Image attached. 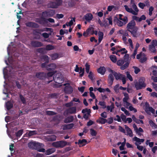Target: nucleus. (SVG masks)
<instances>
[{
	"label": "nucleus",
	"mask_w": 157,
	"mask_h": 157,
	"mask_svg": "<svg viewBox=\"0 0 157 157\" xmlns=\"http://www.w3.org/2000/svg\"><path fill=\"white\" fill-rule=\"evenodd\" d=\"M11 69H13L11 67H6V68H4L3 70V73L4 75V77L5 79L4 81V83H6L7 81L8 80L9 82L5 85H4V89L3 90V93L6 94H7L6 96L8 97L9 94H11L13 95L12 92H11V91L13 90V87L10 86L11 84L13 86V84H14L16 83L17 87L18 88H21V85L17 82H16L14 81L11 82L10 79V78H11L12 75L11 74L12 73Z\"/></svg>",
	"instance_id": "nucleus-1"
},
{
	"label": "nucleus",
	"mask_w": 157,
	"mask_h": 157,
	"mask_svg": "<svg viewBox=\"0 0 157 157\" xmlns=\"http://www.w3.org/2000/svg\"><path fill=\"white\" fill-rule=\"evenodd\" d=\"M117 18L115 21L117 25L119 26H122L128 22V19L126 16L121 14H119L117 15Z\"/></svg>",
	"instance_id": "nucleus-2"
},
{
	"label": "nucleus",
	"mask_w": 157,
	"mask_h": 157,
	"mask_svg": "<svg viewBox=\"0 0 157 157\" xmlns=\"http://www.w3.org/2000/svg\"><path fill=\"white\" fill-rule=\"evenodd\" d=\"M43 57L45 60V62L42 64V67H46L47 69L49 71L52 70L56 68V66L55 63H52L47 66L46 63L48 62L49 58L48 56H44Z\"/></svg>",
	"instance_id": "nucleus-3"
},
{
	"label": "nucleus",
	"mask_w": 157,
	"mask_h": 157,
	"mask_svg": "<svg viewBox=\"0 0 157 157\" xmlns=\"http://www.w3.org/2000/svg\"><path fill=\"white\" fill-rule=\"evenodd\" d=\"M53 79L55 82L58 84L57 85L59 86H61L60 84L63 81V79L62 78L61 74L59 73H58L56 75H54Z\"/></svg>",
	"instance_id": "nucleus-4"
},
{
	"label": "nucleus",
	"mask_w": 157,
	"mask_h": 157,
	"mask_svg": "<svg viewBox=\"0 0 157 157\" xmlns=\"http://www.w3.org/2000/svg\"><path fill=\"white\" fill-rule=\"evenodd\" d=\"M62 2L61 0H55L54 1L49 3L48 5V6L52 8H57L62 4Z\"/></svg>",
	"instance_id": "nucleus-5"
},
{
	"label": "nucleus",
	"mask_w": 157,
	"mask_h": 157,
	"mask_svg": "<svg viewBox=\"0 0 157 157\" xmlns=\"http://www.w3.org/2000/svg\"><path fill=\"white\" fill-rule=\"evenodd\" d=\"M124 63V60L123 59L118 60L117 62V65L119 66H121L120 68L122 70H124L126 69L128 67L129 65V63L127 62L123 65Z\"/></svg>",
	"instance_id": "nucleus-6"
},
{
	"label": "nucleus",
	"mask_w": 157,
	"mask_h": 157,
	"mask_svg": "<svg viewBox=\"0 0 157 157\" xmlns=\"http://www.w3.org/2000/svg\"><path fill=\"white\" fill-rule=\"evenodd\" d=\"M135 86L136 90H140L144 88L146 85L143 80H140L138 82H136L135 84Z\"/></svg>",
	"instance_id": "nucleus-7"
},
{
	"label": "nucleus",
	"mask_w": 157,
	"mask_h": 157,
	"mask_svg": "<svg viewBox=\"0 0 157 157\" xmlns=\"http://www.w3.org/2000/svg\"><path fill=\"white\" fill-rule=\"evenodd\" d=\"M136 58L139 59V61L141 63L144 62L147 60L145 55L142 52H141L140 54L137 55Z\"/></svg>",
	"instance_id": "nucleus-8"
},
{
	"label": "nucleus",
	"mask_w": 157,
	"mask_h": 157,
	"mask_svg": "<svg viewBox=\"0 0 157 157\" xmlns=\"http://www.w3.org/2000/svg\"><path fill=\"white\" fill-rule=\"evenodd\" d=\"M55 14L54 10H50L43 12L42 16L44 17H47L53 16Z\"/></svg>",
	"instance_id": "nucleus-9"
},
{
	"label": "nucleus",
	"mask_w": 157,
	"mask_h": 157,
	"mask_svg": "<svg viewBox=\"0 0 157 157\" xmlns=\"http://www.w3.org/2000/svg\"><path fill=\"white\" fill-rule=\"evenodd\" d=\"M67 143L64 141H57L53 142L52 144V145L56 147H63L65 146Z\"/></svg>",
	"instance_id": "nucleus-10"
},
{
	"label": "nucleus",
	"mask_w": 157,
	"mask_h": 157,
	"mask_svg": "<svg viewBox=\"0 0 157 157\" xmlns=\"http://www.w3.org/2000/svg\"><path fill=\"white\" fill-rule=\"evenodd\" d=\"M108 71L109 73H113V75L115 77V79L117 80L121 79L124 75L119 73H117L110 68H109Z\"/></svg>",
	"instance_id": "nucleus-11"
},
{
	"label": "nucleus",
	"mask_w": 157,
	"mask_h": 157,
	"mask_svg": "<svg viewBox=\"0 0 157 157\" xmlns=\"http://www.w3.org/2000/svg\"><path fill=\"white\" fill-rule=\"evenodd\" d=\"M40 146V144L34 141H31L28 144V147L31 149H37Z\"/></svg>",
	"instance_id": "nucleus-12"
},
{
	"label": "nucleus",
	"mask_w": 157,
	"mask_h": 157,
	"mask_svg": "<svg viewBox=\"0 0 157 157\" xmlns=\"http://www.w3.org/2000/svg\"><path fill=\"white\" fill-rule=\"evenodd\" d=\"M63 85L65 86L64 89V91L67 94H71L73 91L71 86L68 84H64Z\"/></svg>",
	"instance_id": "nucleus-13"
},
{
	"label": "nucleus",
	"mask_w": 157,
	"mask_h": 157,
	"mask_svg": "<svg viewBox=\"0 0 157 157\" xmlns=\"http://www.w3.org/2000/svg\"><path fill=\"white\" fill-rule=\"evenodd\" d=\"M145 110L146 113H149L151 112L152 113H155V110L151 107H150L149 103L147 102L145 103Z\"/></svg>",
	"instance_id": "nucleus-14"
},
{
	"label": "nucleus",
	"mask_w": 157,
	"mask_h": 157,
	"mask_svg": "<svg viewBox=\"0 0 157 157\" xmlns=\"http://www.w3.org/2000/svg\"><path fill=\"white\" fill-rule=\"evenodd\" d=\"M136 23L134 21H132L127 25V28L128 31H130L131 30L135 29L137 27L135 26Z\"/></svg>",
	"instance_id": "nucleus-15"
},
{
	"label": "nucleus",
	"mask_w": 157,
	"mask_h": 157,
	"mask_svg": "<svg viewBox=\"0 0 157 157\" xmlns=\"http://www.w3.org/2000/svg\"><path fill=\"white\" fill-rule=\"evenodd\" d=\"M132 140L136 142L135 144L136 145H137L140 144L142 143H143L144 141V139H140L136 136H135L133 138Z\"/></svg>",
	"instance_id": "nucleus-16"
},
{
	"label": "nucleus",
	"mask_w": 157,
	"mask_h": 157,
	"mask_svg": "<svg viewBox=\"0 0 157 157\" xmlns=\"http://www.w3.org/2000/svg\"><path fill=\"white\" fill-rule=\"evenodd\" d=\"M82 112L84 114L83 116L84 118L85 119H87L90 115V109H83Z\"/></svg>",
	"instance_id": "nucleus-17"
},
{
	"label": "nucleus",
	"mask_w": 157,
	"mask_h": 157,
	"mask_svg": "<svg viewBox=\"0 0 157 157\" xmlns=\"http://www.w3.org/2000/svg\"><path fill=\"white\" fill-rule=\"evenodd\" d=\"M67 113L74 114L76 113V108L72 107L67 109L65 112Z\"/></svg>",
	"instance_id": "nucleus-18"
},
{
	"label": "nucleus",
	"mask_w": 157,
	"mask_h": 157,
	"mask_svg": "<svg viewBox=\"0 0 157 157\" xmlns=\"http://www.w3.org/2000/svg\"><path fill=\"white\" fill-rule=\"evenodd\" d=\"M124 127L126 132V134L129 136L130 137H132L133 136V133L131 129L126 125H125Z\"/></svg>",
	"instance_id": "nucleus-19"
},
{
	"label": "nucleus",
	"mask_w": 157,
	"mask_h": 157,
	"mask_svg": "<svg viewBox=\"0 0 157 157\" xmlns=\"http://www.w3.org/2000/svg\"><path fill=\"white\" fill-rule=\"evenodd\" d=\"M109 73L110 74L108 76V82L109 85L111 86L113 84L114 78L113 76V73Z\"/></svg>",
	"instance_id": "nucleus-20"
},
{
	"label": "nucleus",
	"mask_w": 157,
	"mask_h": 157,
	"mask_svg": "<svg viewBox=\"0 0 157 157\" xmlns=\"http://www.w3.org/2000/svg\"><path fill=\"white\" fill-rule=\"evenodd\" d=\"M52 59L56 60L62 57V55L61 54L55 53L51 55Z\"/></svg>",
	"instance_id": "nucleus-21"
},
{
	"label": "nucleus",
	"mask_w": 157,
	"mask_h": 157,
	"mask_svg": "<svg viewBox=\"0 0 157 157\" xmlns=\"http://www.w3.org/2000/svg\"><path fill=\"white\" fill-rule=\"evenodd\" d=\"M93 18V15L91 13H87L84 16V19L87 21H90Z\"/></svg>",
	"instance_id": "nucleus-22"
},
{
	"label": "nucleus",
	"mask_w": 157,
	"mask_h": 157,
	"mask_svg": "<svg viewBox=\"0 0 157 157\" xmlns=\"http://www.w3.org/2000/svg\"><path fill=\"white\" fill-rule=\"evenodd\" d=\"M132 7L134 10L132 9V14L135 15H137L139 10L136 5L134 3H133L132 5Z\"/></svg>",
	"instance_id": "nucleus-23"
},
{
	"label": "nucleus",
	"mask_w": 157,
	"mask_h": 157,
	"mask_svg": "<svg viewBox=\"0 0 157 157\" xmlns=\"http://www.w3.org/2000/svg\"><path fill=\"white\" fill-rule=\"evenodd\" d=\"M31 45L34 47H39L42 45V44L40 42L33 41L31 42Z\"/></svg>",
	"instance_id": "nucleus-24"
},
{
	"label": "nucleus",
	"mask_w": 157,
	"mask_h": 157,
	"mask_svg": "<svg viewBox=\"0 0 157 157\" xmlns=\"http://www.w3.org/2000/svg\"><path fill=\"white\" fill-rule=\"evenodd\" d=\"M138 28H136L135 29L131 30L130 31H129L131 33V34L132 35L133 37H136L137 36L136 32Z\"/></svg>",
	"instance_id": "nucleus-25"
},
{
	"label": "nucleus",
	"mask_w": 157,
	"mask_h": 157,
	"mask_svg": "<svg viewBox=\"0 0 157 157\" xmlns=\"http://www.w3.org/2000/svg\"><path fill=\"white\" fill-rule=\"evenodd\" d=\"M105 71V68L104 67H101L98 70V73L102 75H103L104 74Z\"/></svg>",
	"instance_id": "nucleus-26"
},
{
	"label": "nucleus",
	"mask_w": 157,
	"mask_h": 157,
	"mask_svg": "<svg viewBox=\"0 0 157 157\" xmlns=\"http://www.w3.org/2000/svg\"><path fill=\"white\" fill-rule=\"evenodd\" d=\"M74 119L73 117L71 116L66 118L64 120V122L66 123H68L72 122Z\"/></svg>",
	"instance_id": "nucleus-27"
},
{
	"label": "nucleus",
	"mask_w": 157,
	"mask_h": 157,
	"mask_svg": "<svg viewBox=\"0 0 157 157\" xmlns=\"http://www.w3.org/2000/svg\"><path fill=\"white\" fill-rule=\"evenodd\" d=\"M56 151V150L54 148H50L46 152L45 154L46 155H49L53 153L54 152Z\"/></svg>",
	"instance_id": "nucleus-28"
},
{
	"label": "nucleus",
	"mask_w": 157,
	"mask_h": 157,
	"mask_svg": "<svg viewBox=\"0 0 157 157\" xmlns=\"http://www.w3.org/2000/svg\"><path fill=\"white\" fill-rule=\"evenodd\" d=\"M86 142L87 141L85 139L79 140L78 141V144L80 147L83 146L86 144Z\"/></svg>",
	"instance_id": "nucleus-29"
},
{
	"label": "nucleus",
	"mask_w": 157,
	"mask_h": 157,
	"mask_svg": "<svg viewBox=\"0 0 157 157\" xmlns=\"http://www.w3.org/2000/svg\"><path fill=\"white\" fill-rule=\"evenodd\" d=\"M13 106V104L10 102L8 101L6 103V107L7 110H9Z\"/></svg>",
	"instance_id": "nucleus-30"
},
{
	"label": "nucleus",
	"mask_w": 157,
	"mask_h": 157,
	"mask_svg": "<svg viewBox=\"0 0 157 157\" xmlns=\"http://www.w3.org/2000/svg\"><path fill=\"white\" fill-rule=\"evenodd\" d=\"M75 21V18H72L71 19L69 22H67L66 25L67 26H71L72 25Z\"/></svg>",
	"instance_id": "nucleus-31"
},
{
	"label": "nucleus",
	"mask_w": 157,
	"mask_h": 157,
	"mask_svg": "<svg viewBox=\"0 0 157 157\" xmlns=\"http://www.w3.org/2000/svg\"><path fill=\"white\" fill-rule=\"evenodd\" d=\"M98 42L99 43H100L103 39V33L102 32L100 31L98 33Z\"/></svg>",
	"instance_id": "nucleus-32"
},
{
	"label": "nucleus",
	"mask_w": 157,
	"mask_h": 157,
	"mask_svg": "<svg viewBox=\"0 0 157 157\" xmlns=\"http://www.w3.org/2000/svg\"><path fill=\"white\" fill-rule=\"evenodd\" d=\"M97 121L101 124H104L107 122V120L102 118H100Z\"/></svg>",
	"instance_id": "nucleus-33"
},
{
	"label": "nucleus",
	"mask_w": 157,
	"mask_h": 157,
	"mask_svg": "<svg viewBox=\"0 0 157 157\" xmlns=\"http://www.w3.org/2000/svg\"><path fill=\"white\" fill-rule=\"evenodd\" d=\"M45 75V74L43 73H39L36 74V76L40 79H42Z\"/></svg>",
	"instance_id": "nucleus-34"
},
{
	"label": "nucleus",
	"mask_w": 157,
	"mask_h": 157,
	"mask_svg": "<svg viewBox=\"0 0 157 157\" xmlns=\"http://www.w3.org/2000/svg\"><path fill=\"white\" fill-rule=\"evenodd\" d=\"M151 69L153 70V73L154 75H157V67L155 66H153L151 67Z\"/></svg>",
	"instance_id": "nucleus-35"
},
{
	"label": "nucleus",
	"mask_w": 157,
	"mask_h": 157,
	"mask_svg": "<svg viewBox=\"0 0 157 157\" xmlns=\"http://www.w3.org/2000/svg\"><path fill=\"white\" fill-rule=\"evenodd\" d=\"M124 97L123 99V102L127 101L129 99L128 94L126 93H124Z\"/></svg>",
	"instance_id": "nucleus-36"
},
{
	"label": "nucleus",
	"mask_w": 157,
	"mask_h": 157,
	"mask_svg": "<svg viewBox=\"0 0 157 157\" xmlns=\"http://www.w3.org/2000/svg\"><path fill=\"white\" fill-rule=\"evenodd\" d=\"M149 123L152 127L154 128H157V126L152 120H150L149 121Z\"/></svg>",
	"instance_id": "nucleus-37"
},
{
	"label": "nucleus",
	"mask_w": 157,
	"mask_h": 157,
	"mask_svg": "<svg viewBox=\"0 0 157 157\" xmlns=\"http://www.w3.org/2000/svg\"><path fill=\"white\" fill-rule=\"evenodd\" d=\"M110 58L111 60L114 63H115L117 62V58L116 56L113 55H111L110 56Z\"/></svg>",
	"instance_id": "nucleus-38"
},
{
	"label": "nucleus",
	"mask_w": 157,
	"mask_h": 157,
	"mask_svg": "<svg viewBox=\"0 0 157 157\" xmlns=\"http://www.w3.org/2000/svg\"><path fill=\"white\" fill-rule=\"evenodd\" d=\"M149 50L152 52L155 53L156 52V50L155 48V46L149 45Z\"/></svg>",
	"instance_id": "nucleus-39"
},
{
	"label": "nucleus",
	"mask_w": 157,
	"mask_h": 157,
	"mask_svg": "<svg viewBox=\"0 0 157 157\" xmlns=\"http://www.w3.org/2000/svg\"><path fill=\"white\" fill-rule=\"evenodd\" d=\"M114 108V104H112L110 106H108L107 107V109L108 110L110 111L111 112H112Z\"/></svg>",
	"instance_id": "nucleus-40"
},
{
	"label": "nucleus",
	"mask_w": 157,
	"mask_h": 157,
	"mask_svg": "<svg viewBox=\"0 0 157 157\" xmlns=\"http://www.w3.org/2000/svg\"><path fill=\"white\" fill-rule=\"evenodd\" d=\"M118 52L121 53V54H125L127 52V51L125 48H122L118 51Z\"/></svg>",
	"instance_id": "nucleus-41"
},
{
	"label": "nucleus",
	"mask_w": 157,
	"mask_h": 157,
	"mask_svg": "<svg viewBox=\"0 0 157 157\" xmlns=\"http://www.w3.org/2000/svg\"><path fill=\"white\" fill-rule=\"evenodd\" d=\"M128 41L129 44L130 49L131 51H132V49L133 48L132 41L130 38H129L128 40Z\"/></svg>",
	"instance_id": "nucleus-42"
},
{
	"label": "nucleus",
	"mask_w": 157,
	"mask_h": 157,
	"mask_svg": "<svg viewBox=\"0 0 157 157\" xmlns=\"http://www.w3.org/2000/svg\"><path fill=\"white\" fill-rule=\"evenodd\" d=\"M90 132L91 135L93 136H95L97 134V132L92 129H90Z\"/></svg>",
	"instance_id": "nucleus-43"
},
{
	"label": "nucleus",
	"mask_w": 157,
	"mask_h": 157,
	"mask_svg": "<svg viewBox=\"0 0 157 157\" xmlns=\"http://www.w3.org/2000/svg\"><path fill=\"white\" fill-rule=\"evenodd\" d=\"M119 85V84L116 85L114 87V90L115 92L118 93L119 92V89H120Z\"/></svg>",
	"instance_id": "nucleus-44"
},
{
	"label": "nucleus",
	"mask_w": 157,
	"mask_h": 157,
	"mask_svg": "<svg viewBox=\"0 0 157 157\" xmlns=\"http://www.w3.org/2000/svg\"><path fill=\"white\" fill-rule=\"evenodd\" d=\"M54 47L51 45H48L46 46L45 49L47 50H50L54 49Z\"/></svg>",
	"instance_id": "nucleus-45"
},
{
	"label": "nucleus",
	"mask_w": 157,
	"mask_h": 157,
	"mask_svg": "<svg viewBox=\"0 0 157 157\" xmlns=\"http://www.w3.org/2000/svg\"><path fill=\"white\" fill-rule=\"evenodd\" d=\"M124 7L126 11L132 14V8H129L127 5L124 6Z\"/></svg>",
	"instance_id": "nucleus-46"
},
{
	"label": "nucleus",
	"mask_w": 157,
	"mask_h": 157,
	"mask_svg": "<svg viewBox=\"0 0 157 157\" xmlns=\"http://www.w3.org/2000/svg\"><path fill=\"white\" fill-rule=\"evenodd\" d=\"M137 50L134 49V51L132 54L131 56V58L132 59H134L135 57V56L137 53Z\"/></svg>",
	"instance_id": "nucleus-47"
},
{
	"label": "nucleus",
	"mask_w": 157,
	"mask_h": 157,
	"mask_svg": "<svg viewBox=\"0 0 157 157\" xmlns=\"http://www.w3.org/2000/svg\"><path fill=\"white\" fill-rule=\"evenodd\" d=\"M133 68L134 69V72L136 74H138L140 71L139 68L136 66H133Z\"/></svg>",
	"instance_id": "nucleus-48"
},
{
	"label": "nucleus",
	"mask_w": 157,
	"mask_h": 157,
	"mask_svg": "<svg viewBox=\"0 0 157 157\" xmlns=\"http://www.w3.org/2000/svg\"><path fill=\"white\" fill-rule=\"evenodd\" d=\"M35 24L32 22H29L26 23V25L27 26L31 27L35 26Z\"/></svg>",
	"instance_id": "nucleus-49"
},
{
	"label": "nucleus",
	"mask_w": 157,
	"mask_h": 157,
	"mask_svg": "<svg viewBox=\"0 0 157 157\" xmlns=\"http://www.w3.org/2000/svg\"><path fill=\"white\" fill-rule=\"evenodd\" d=\"M86 71V73H89L90 68V65L87 63H86L85 65Z\"/></svg>",
	"instance_id": "nucleus-50"
},
{
	"label": "nucleus",
	"mask_w": 157,
	"mask_h": 157,
	"mask_svg": "<svg viewBox=\"0 0 157 157\" xmlns=\"http://www.w3.org/2000/svg\"><path fill=\"white\" fill-rule=\"evenodd\" d=\"M44 20L45 22H47V21H48L49 22L51 23H54L55 22L54 19L51 18H49L47 19L44 18Z\"/></svg>",
	"instance_id": "nucleus-51"
},
{
	"label": "nucleus",
	"mask_w": 157,
	"mask_h": 157,
	"mask_svg": "<svg viewBox=\"0 0 157 157\" xmlns=\"http://www.w3.org/2000/svg\"><path fill=\"white\" fill-rule=\"evenodd\" d=\"M36 134L37 132L36 131H30L29 132L28 135L29 136H31Z\"/></svg>",
	"instance_id": "nucleus-52"
},
{
	"label": "nucleus",
	"mask_w": 157,
	"mask_h": 157,
	"mask_svg": "<svg viewBox=\"0 0 157 157\" xmlns=\"http://www.w3.org/2000/svg\"><path fill=\"white\" fill-rule=\"evenodd\" d=\"M23 130L21 129L19 130L16 133V136L17 137L21 136L23 133Z\"/></svg>",
	"instance_id": "nucleus-53"
},
{
	"label": "nucleus",
	"mask_w": 157,
	"mask_h": 157,
	"mask_svg": "<svg viewBox=\"0 0 157 157\" xmlns=\"http://www.w3.org/2000/svg\"><path fill=\"white\" fill-rule=\"evenodd\" d=\"M129 110L131 111H133L134 113H136L137 111L136 109L134 108L131 105L128 108Z\"/></svg>",
	"instance_id": "nucleus-54"
},
{
	"label": "nucleus",
	"mask_w": 157,
	"mask_h": 157,
	"mask_svg": "<svg viewBox=\"0 0 157 157\" xmlns=\"http://www.w3.org/2000/svg\"><path fill=\"white\" fill-rule=\"evenodd\" d=\"M127 77V78L131 81H132L133 78L132 76L129 74L128 72H127L126 73Z\"/></svg>",
	"instance_id": "nucleus-55"
},
{
	"label": "nucleus",
	"mask_w": 157,
	"mask_h": 157,
	"mask_svg": "<svg viewBox=\"0 0 157 157\" xmlns=\"http://www.w3.org/2000/svg\"><path fill=\"white\" fill-rule=\"evenodd\" d=\"M124 106L127 108H128L129 106H130L131 104L128 101L126 102H123Z\"/></svg>",
	"instance_id": "nucleus-56"
},
{
	"label": "nucleus",
	"mask_w": 157,
	"mask_h": 157,
	"mask_svg": "<svg viewBox=\"0 0 157 157\" xmlns=\"http://www.w3.org/2000/svg\"><path fill=\"white\" fill-rule=\"evenodd\" d=\"M154 8L152 6L150 7L149 9V15L150 16H151L152 14V11L153 10Z\"/></svg>",
	"instance_id": "nucleus-57"
},
{
	"label": "nucleus",
	"mask_w": 157,
	"mask_h": 157,
	"mask_svg": "<svg viewBox=\"0 0 157 157\" xmlns=\"http://www.w3.org/2000/svg\"><path fill=\"white\" fill-rule=\"evenodd\" d=\"M107 122L109 124H111L112 123L113 121V117H111L108 118L107 120Z\"/></svg>",
	"instance_id": "nucleus-58"
},
{
	"label": "nucleus",
	"mask_w": 157,
	"mask_h": 157,
	"mask_svg": "<svg viewBox=\"0 0 157 157\" xmlns=\"http://www.w3.org/2000/svg\"><path fill=\"white\" fill-rule=\"evenodd\" d=\"M74 126V124H71L66 125V128L68 129H70L72 128Z\"/></svg>",
	"instance_id": "nucleus-59"
},
{
	"label": "nucleus",
	"mask_w": 157,
	"mask_h": 157,
	"mask_svg": "<svg viewBox=\"0 0 157 157\" xmlns=\"http://www.w3.org/2000/svg\"><path fill=\"white\" fill-rule=\"evenodd\" d=\"M150 45L155 47L157 45V41L155 40H153L151 43V44Z\"/></svg>",
	"instance_id": "nucleus-60"
},
{
	"label": "nucleus",
	"mask_w": 157,
	"mask_h": 157,
	"mask_svg": "<svg viewBox=\"0 0 157 157\" xmlns=\"http://www.w3.org/2000/svg\"><path fill=\"white\" fill-rule=\"evenodd\" d=\"M106 20L108 21L109 25H112V18L111 17H109L106 18Z\"/></svg>",
	"instance_id": "nucleus-61"
},
{
	"label": "nucleus",
	"mask_w": 157,
	"mask_h": 157,
	"mask_svg": "<svg viewBox=\"0 0 157 157\" xmlns=\"http://www.w3.org/2000/svg\"><path fill=\"white\" fill-rule=\"evenodd\" d=\"M121 118L122 119V121L125 122H126V117L125 115L123 114H122L121 115Z\"/></svg>",
	"instance_id": "nucleus-62"
},
{
	"label": "nucleus",
	"mask_w": 157,
	"mask_h": 157,
	"mask_svg": "<svg viewBox=\"0 0 157 157\" xmlns=\"http://www.w3.org/2000/svg\"><path fill=\"white\" fill-rule=\"evenodd\" d=\"M89 29H87L86 30V31H85L84 33H83V36H84L85 37H87L89 34V33H88L89 30Z\"/></svg>",
	"instance_id": "nucleus-63"
},
{
	"label": "nucleus",
	"mask_w": 157,
	"mask_h": 157,
	"mask_svg": "<svg viewBox=\"0 0 157 157\" xmlns=\"http://www.w3.org/2000/svg\"><path fill=\"white\" fill-rule=\"evenodd\" d=\"M132 18L133 19L137 21H141V20L140 19V17L134 16H133Z\"/></svg>",
	"instance_id": "nucleus-64"
}]
</instances>
